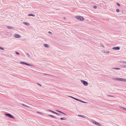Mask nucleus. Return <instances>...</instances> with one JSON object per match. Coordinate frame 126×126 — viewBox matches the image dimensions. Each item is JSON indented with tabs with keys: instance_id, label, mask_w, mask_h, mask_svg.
Here are the masks:
<instances>
[{
	"instance_id": "f257e3e1",
	"label": "nucleus",
	"mask_w": 126,
	"mask_h": 126,
	"mask_svg": "<svg viewBox=\"0 0 126 126\" xmlns=\"http://www.w3.org/2000/svg\"><path fill=\"white\" fill-rule=\"evenodd\" d=\"M80 21H83L84 20V18L80 16H78L76 17Z\"/></svg>"
},
{
	"instance_id": "f03ea898",
	"label": "nucleus",
	"mask_w": 126,
	"mask_h": 126,
	"mask_svg": "<svg viewBox=\"0 0 126 126\" xmlns=\"http://www.w3.org/2000/svg\"><path fill=\"white\" fill-rule=\"evenodd\" d=\"M5 115L6 116H8L10 118H13V119L14 118V117L10 114L6 113L5 114Z\"/></svg>"
},
{
	"instance_id": "7ed1b4c3",
	"label": "nucleus",
	"mask_w": 126,
	"mask_h": 126,
	"mask_svg": "<svg viewBox=\"0 0 126 126\" xmlns=\"http://www.w3.org/2000/svg\"><path fill=\"white\" fill-rule=\"evenodd\" d=\"M81 81L85 86H87L88 85V83L86 81L83 80H81Z\"/></svg>"
},
{
	"instance_id": "20e7f679",
	"label": "nucleus",
	"mask_w": 126,
	"mask_h": 126,
	"mask_svg": "<svg viewBox=\"0 0 126 126\" xmlns=\"http://www.w3.org/2000/svg\"><path fill=\"white\" fill-rule=\"evenodd\" d=\"M93 123L94 124H95V125L98 126H100L101 125V124L99 123L96 122L95 121H93Z\"/></svg>"
},
{
	"instance_id": "39448f33",
	"label": "nucleus",
	"mask_w": 126,
	"mask_h": 126,
	"mask_svg": "<svg viewBox=\"0 0 126 126\" xmlns=\"http://www.w3.org/2000/svg\"><path fill=\"white\" fill-rule=\"evenodd\" d=\"M14 36V37L17 38H19L21 37L19 35L17 34H15Z\"/></svg>"
},
{
	"instance_id": "423d86ee",
	"label": "nucleus",
	"mask_w": 126,
	"mask_h": 126,
	"mask_svg": "<svg viewBox=\"0 0 126 126\" xmlns=\"http://www.w3.org/2000/svg\"><path fill=\"white\" fill-rule=\"evenodd\" d=\"M120 49V47H114L112 48V49L115 50H119Z\"/></svg>"
},
{
	"instance_id": "0eeeda50",
	"label": "nucleus",
	"mask_w": 126,
	"mask_h": 126,
	"mask_svg": "<svg viewBox=\"0 0 126 126\" xmlns=\"http://www.w3.org/2000/svg\"><path fill=\"white\" fill-rule=\"evenodd\" d=\"M119 81L125 82L126 81V79H124L120 78Z\"/></svg>"
},
{
	"instance_id": "6e6552de",
	"label": "nucleus",
	"mask_w": 126,
	"mask_h": 126,
	"mask_svg": "<svg viewBox=\"0 0 126 126\" xmlns=\"http://www.w3.org/2000/svg\"><path fill=\"white\" fill-rule=\"evenodd\" d=\"M6 27L7 28H8L9 29H14V27H11V26H7Z\"/></svg>"
},
{
	"instance_id": "1a4fd4ad",
	"label": "nucleus",
	"mask_w": 126,
	"mask_h": 126,
	"mask_svg": "<svg viewBox=\"0 0 126 126\" xmlns=\"http://www.w3.org/2000/svg\"><path fill=\"white\" fill-rule=\"evenodd\" d=\"M120 78H115L113 79L115 80L119 81Z\"/></svg>"
},
{
	"instance_id": "9d476101",
	"label": "nucleus",
	"mask_w": 126,
	"mask_h": 126,
	"mask_svg": "<svg viewBox=\"0 0 126 126\" xmlns=\"http://www.w3.org/2000/svg\"><path fill=\"white\" fill-rule=\"evenodd\" d=\"M78 116L79 117H80L84 118H85V116L83 115H78Z\"/></svg>"
},
{
	"instance_id": "9b49d317",
	"label": "nucleus",
	"mask_w": 126,
	"mask_h": 126,
	"mask_svg": "<svg viewBox=\"0 0 126 126\" xmlns=\"http://www.w3.org/2000/svg\"><path fill=\"white\" fill-rule=\"evenodd\" d=\"M28 16H32L34 17L35 16V15H34L33 14H29L28 15Z\"/></svg>"
},
{
	"instance_id": "f8f14e48",
	"label": "nucleus",
	"mask_w": 126,
	"mask_h": 126,
	"mask_svg": "<svg viewBox=\"0 0 126 126\" xmlns=\"http://www.w3.org/2000/svg\"><path fill=\"white\" fill-rule=\"evenodd\" d=\"M112 68L117 70H120V68L116 67H112Z\"/></svg>"
},
{
	"instance_id": "ddd939ff",
	"label": "nucleus",
	"mask_w": 126,
	"mask_h": 126,
	"mask_svg": "<svg viewBox=\"0 0 126 126\" xmlns=\"http://www.w3.org/2000/svg\"><path fill=\"white\" fill-rule=\"evenodd\" d=\"M44 46L45 47H49V46L48 45L46 44H45L44 45Z\"/></svg>"
},
{
	"instance_id": "4468645a",
	"label": "nucleus",
	"mask_w": 126,
	"mask_h": 126,
	"mask_svg": "<svg viewBox=\"0 0 126 126\" xmlns=\"http://www.w3.org/2000/svg\"><path fill=\"white\" fill-rule=\"evenodd\" d=\"M23 24L26 25H30V24H29V23L25 22H23Z\"/></svg>"
},
{
	"instance_id": "2eb2a0df",
	"label": "nucleus",
	"mask_w": 126,
	"mask_h": 126,
	"mask_svg": "<svg viewBox=\"0 0 126 126\" xmlns=\"http://www.w3.org/2000/svg\"><path fill=\"white\" fill-rule=\"evenodd\" d=\"M48 115L49 116H50L52 118H56V117H55L53 115Z\"/></svg>"
},
{
	"instance_id": "dca6fc26",
	"label": "nucleus",
	"mask_w": 126,
	"mask_h": 126,
	"mask_svg": "<svg viewBox=\"0 0 126 126\" xmlns=\"http://www.w3.org/2000/svg\"><path fill=\"white\" fill-rule=\"evenodd\" d=\"M68 96L69 97H71L76 100H77V98H75L74 97H73L72 96Z\"/></svg>"
},
{
	"instance_id": "f3484780",
	"label": "nucleus",
	"mask_w": 126,
	"mask_h": 126,
	"mask_svg": "<svg viewBox=\"0 0 126 126\" xmlns=\"http://www.w3.org/2000/svg\"><path fill=\"white\" fill-rule=\"evenodd\" d=\"M25 64L26 65H29V66H32V65L31 64H29V63H25Z\"/></svg>"
},
{
	"instance_id": "a211bd4d",
	"label": "nucleus",
	"mask_w": 126,
	"mask_h": 126,
	"mask_svg": "<svg viewBox=\"0 0 126 126\" xmlns=\"http://www.w3.org/2000/svg\"><path fill=\"white\" fill-rule=\"evenodd\" d=\"M22 105L23 106L27 107H29V106L24 104H22Z\"/></svg>"
},
{
	"instance_id": "6ab92c4d",
	"label": "nucleus",
	"mask_w": 126,
	"mask_h": 126,
	"mask_svg": "<svg viewBox=\"0 0 126 126\" xmlns=\"http://www.w3.org/2000/svg\"><path fill=\"white\" fill-rule=\"evenodd\" d=\"M60 119L61 120H66V118H65L64 117H63V118H60Z\"/></svg>"
},
{
	"instance_id": "aec40b11",
	"label": "nucleus",
	"mask_w": 126,
	"mask_h": 126,
	"mask_svg": "<svg viewBox=\"0 0 126 126\" xmlns=\"http://www.w3.org/2000/svg\"><path fill=\"white\" fill-rule=\"evenodd\" d=\"M121 108L122 109H123L126 111V108H124V107H121Z\"/></svg>"
},
{
	"instance_id": "412c9836",
	"label": "nucleus",
	"mask_w": 126,
	"mask_h": 126,
	"mask_svg": "<svg viewBox=\"0 0 126 126\" xmlns=\"http://www.w3.org/2000/svg\"><path fill=\"white\" fill-rule=\"evenodd\" d=\"M20 63L21 64H25V62H20Z\"/></svg>"
},
{
	"instance_id": "4be33fe9",
	"label": "nucleus",
	"mask_w": 126,
	"mask_h": 126,
	"mask_svg": "<svg viewBox=\"0 0 126 126\" xmlns=\"http://www.w3.org/2000/svg\"><path fill=\"white\" fill-rule=\"evenodd\" d=\"M26 54L27 56H28V57H30V55L28 53H26Z\"/></svg>"
},
{
	"instance_id": "5701e85b",
	"label": "nucleus",
	"mask_w": 126,
	"mask_h": 126,
	"mask_svg": "<svg viewBox=\"0 0 126 126\" xmlns=\"http://www.w3.org/2000/svg\"><path fill=\"white\" fill-rule=\"evenodd\" d=\"M116 11L117 12H120L119 10L118 9H116Z\"/></svg>"
},
{
	"instance_id": "b1692460",
	"label": "nucleus",
	"mask_w": 126,
	"mask_h": 126,
	"mask_svg": "<svg viewBox=\"0 0 126 126\" xmlns=\"http://www.w3.org/2000/svg\"><path fill=\"white\" fill-rule=\"evenodd\" d=\"M0 49L2 50H4V48L1 47H0Z\"/></svg>"
},
{
	"instance_id": "393cba45",
	"label": "nucleus",
	"mask_w": 126,
	"mask_h": 126,
	"mask_svg": "<svg viewBox=\"0 0 126 126\" xmlns=\"http://www.w3.org/2000/svg\"><path fill=\"white\" fill-rule=\"evenodd\" d=\"M57 111H58V112H60V113H62L63 112H62L61 111H60L58 110H57Z\"/></svg>"
},
{
	"instance_id": "a878e982",
	"label": "nucleus",
	"mask_w": 126,
	"mask_h": 126,
	"mask_svg": "<svg viewBox=\"0 0 126 126\" xmlns=\"http://www.w3.org/2000/svg\"><path fill=\"white\" fill-rule=\"evenodd\" d=\"M44 74L45 75H48V76H52V75H50V74H45V73Z\"/></svg>"
},
{
	"instance_id": "bb28decb",
	"label": "nucleus",
	"mask_w": 126,
	"mask_h": 126,
	"mask_svg": "<svg viewBox=\"0 0 126 126\" xmlns=\"http://www.w3.org/2000/svg\"><path fill=\"white\" fill-rule=\"evenodd\" d=\"M121 63H126V62L124 61H122Z\"/></svg>"
},
{
	"instance_id": "cd10ccee",
	"label": "nucleus",
	"mask_w": 126,
	"mask_h": 126,
	"mask_svg": "<svg viewBox=\"0 0 126 126\" xmlns=\"http://www.w3.org/2000/svg\"><path fill=\"white\" fill-rule=\"evenodd\" d=\"M15 53L16 54H17V55H19V53L17 52H15Z\"/></svg>"
},
{
	"instance_id": "c85d7f7f",
	"label": "nucleus",
	"mask_w": 126,
	"mask_h": 126,
	"mask_svg": "<svg viewBox=\"0 0 126 126\" xmlns=\"http://www.w3.org/2000/svg\"><path fill=\"white\" fill-rule=\"evenodd\" d=\"M93 7L94 9H96L97 8V7L96 6H94Z\"/></svg>"
},
{
	"instance_id": "c756f323",
	"label": "nucleus",
	"mask_w": 126,
	"mask_h": 126,
	"mask_svg": "<svg viewBox=\"0 0 126 126\" xmlns=\"http://www.w3.org/2000/svg\"><path fill=\"white\" fill-rule=\"evenodd\" d=\"M105 53L107 54L109 53H110V52L109 51H106L105 52Z\"/></svg>"
},
{
	"instance_id": "7c9ffc66",
	"label": "nucleus",
	"mask_w": 126,
	"mask_h": 126,
	"mask_svg": "<svg viewBox=\"0 0 126 126\" xmlns=\"http://www.w3.org/2000/svg\"><path fill=\"white\" fill-rule=\"evenodd\" d=\"M37 113H39V114H42V113H41V112H40L37 111Z\"/></svg>"
},
{
	"instance_id": "2f4dec72",
	"label": "nucleus",
	"mask_w": 126,
	"mask_h": 126,
	"mask_svg": "<svg viewBox=\"0 0 126 126\" xmlns=\"http://www.w3.org/2000/svg\"><path fill=\"white\" fill-rule=\"evenodd\" d=\"M117 5L118 6H120V4L119 3H117Z\"/></svg>"
},
{
	"instance_id": "473e14b6",
	"label": "nucleus",
	"mask_w": 126,
	"mask_h": 126,
	"mask_svg": "<svg viewBox=\"0 0 126 126\" xmlns=\"http://www.w3.org/2000/svg\"><path fill=\"white\" fill-rule=\"evenodd\" d=\"M48 33H50V34H52V33L51 32H50V31H49L48 32Z\"/></svg>"
},
{
	"instance_id": "72a5a7b5",
	"label": "nucleus",
	"mask_w": 126,
	"mask_h": 126,
	"mask_svg": "<svg viewBox=\"0 0 126 126\" xmlns=\"http://www.w3.org/2000/svg\"><path fill=\"white\" fill-rule=\"evenodd\" d=\"M52 113H55V114H56V113H57V112H54V111H52Z\"/></svg>"
},
{
	"instance_id": "f704fd0d",
	"label": "nucleus",
	"mask_w": 126,
	"mask_h": 126,
	"mask_svg": "<svg viewBox=\"0 0 126 126\" xmlns=\"http://www.w3.org/2000/svg\"><path fill=\"white\" fill-rule=\"evenodd\" d=\"M80 100L79 99H77V101H80Z\"/></svg>"
},
{
	"instance_id": "c9c22d12",
	"label": "nucleus",
	"mask_w": 126,
	"mask_h": 126,
	"mask_svg": "<svg viewBox=\"0 0 126 126\" xmlns=\"http://www.w3.org/2000/svg\"><path fill=\"white\" fill-rule=\"evenodd\" d=\"M48 111H49L50 112H52V111H52V110H48Z\"/></svg>"
},
{
	"instance_id": "e433bc0d",
	"label": "nucleus",
	"mask_w": 126,
	"mask_h": 126,
	"mask_svg": "<svg viewBox=\"0 0 126 126\" xmlns=\"http://www.w3.org/2000/svg\"><path fill=\"white\" fill-rule=\"evenodd\" d=\"M56 115H60V114L59 113H56Z\"/></svg>"
},
{
	"instance_id": "4c0bfd02",
	"label": "nucleus",
	"mask_w": 126,
	"mask_h": 126,
	"mask_svg": "<svg viewBox=\"0 0 126 126\" xmlns=\"http://www.w3.org/2000/svg\"><path fill=\"white\" fill-rule=\"evenodd\" d=\"M82 102L83 103H87V102H85L84 101H82Z\"/></svg>"
},
{
	"instance_id": "58836bf2",
	"label": "nucleus",
	"mask_w": 126,
	"mask_h": 126,
	"mask_svg": "<svg viewBox=\"0 0 126 126\" xmlns=\"http://www.w3.org/2000/svg\"><path fill=\"white\" fill-rule=\"evenodd\" d=\"M62 114H63L65 115H66V114H65V113H63V112Z\"/></svg>"
},
{
	"instance_id": "ea45409f",
	"label": "nucleus",
	"mask_w": 126,
	"mask_h": 126,
	"mask_svg": "<svg viewBox=\"0 0 126 126\" xmlns=\"http://www.w3.org/2000/svg\"><path fill=\"white\" fill-rule=\"evenodd\" d=\"M38 85H39V86H41V85L39 83H38Z\"/></svg>"
},
{
	"instance_id": "a19ab883",
	"label": "nucleus",
	"mask_w": 126,
	"mask_h": 126,
	"mask_svg": "<svg viewBox=\"0 0 126 126\" xmlns=\"http://www.w3.org/2000/svg\"><path fill=\"white\" fill-rule=\"evenodd\" d=\"M124 68H126V65H124Z\"/></svg>"
},
{
	"instance_id": "79ce46f5",
	"label": "nucleus",
	"mask_w": 126,
	"mask_h": 126,
	"mask_svg": "<svg viewBox=\"0 0 126 126\" xmlns=\"http://www.w3.org/2000/svg\"><path fill=\"white\" fill-rule=\"evenodd\" d=\"M80 102H82V101L81 100H80Z\"/></svg>"
},
{
	"instance_id": "37998d69",
	"label": "nucleus",
	"mask_w": 126,
	"mask_h": 126,
	"mask_svg": "<svg viewBox=\"0 0 126 126\" xmlns=\"http://www.w3.org/2000/svg\"><path fill=\"white\" fill-rule=\"evenodd\" d=\"M63 18H64V19H65V17H63Z\"/></svg>"
}]
</instances>
